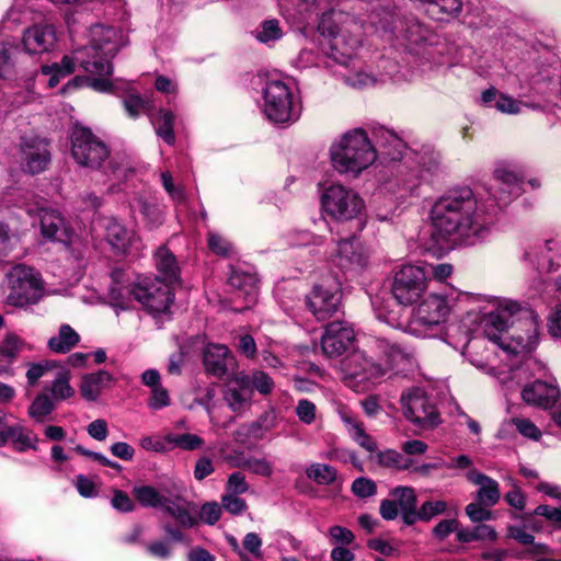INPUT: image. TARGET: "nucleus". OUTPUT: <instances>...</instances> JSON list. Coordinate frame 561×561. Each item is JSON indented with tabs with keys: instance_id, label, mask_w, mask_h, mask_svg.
<instances>
[{
	"instance_id": "f257e3e1",
	"label": "nucleus",
	"mask_w": 561,
	"mask_h": 561,
	"mask_svg": "<svg viewBox=\"0 0 561 561\" xmlns=\"http://www.w3.org/2000/svg\"><path fill=\"white\" fill-rule=\"evenodd\" d=\"M478 202L470 187L448 191L432 207L434 232L454 244H474L485 233L477 217Z\"/></svg>"
},
{
	"instance_id": "f03ea898",
	"label": "nucleus",
	"mask_w": 561,
	"mask_h": 561,
	"mask_svg": "<svg viewBox=\"0 0 561 561\" xmlns=\"http://www.w3.org/2000/svg\"><path fill=\"white\" fill-rule=\"evenodd\" d=\"M507 331L523 352H531L539 340V319L534 310L515 301L501 304L496 311L484 320V334L500 344L501 333Z\"/></svg>"
},
{
	"instance_id": "7ed1b4c3",
	"label": "nucleus",
	"mask_w": 561,
	"mask_h": 561,
	"mask_svg": "<svg viewBox=\"0 0 561 561\" xmlns=\"http://www.w3.org/2000/svg\"><path fill=\"white\" fill-rule=\"evenodd\" d=\"M334 169L339 173L357 176L377 159L367 133L357 128L346 133L330 150Z\"/></svg>"
},
{
	"instance_id": "20e7f679",
	"label": "nucleus",
	"mask_w": 561,
	"mask_h": 561,
	"mask_svg": "<svg viewBox=\"0 0 561 561\" xmlns=\"http://www.w3.org/2000/svg\"><path fill=\"white\" fill-rule=\"evenodd\" d=\"M122 277V271L112 273L114 285L111 287V296L113 299L123 302L125 299L133 297L150 313L165 312L172 305L173 294L170 285L161 282L158 277L154 282H144L128 286L119 284Z\"/></svg>"
},
{
	"instance_id": "39448f33",
	"label": "nucleus",
	"mask_w": 561,
	"mask_h": 561,
	"mask_svg": "<svg viewBox=\"0 0 561 561\" xmlns=\"http://www.w3.org/2000/svg\"><path fill=\"white\" fill-rule=\"evenodd\" d=\"M115 36L114 28L102 27L90 45L76 49V61L79 68L94 77L111 76L113 72L111 60L119 49L114 41Z\"/></svg>"
},
{
	"instance_id": "423d86ee",
	"label": "nucleus",
	"mask_w": 561,
	"mask_h": 561,
	"mask_svg": "<svg viewBox=\"0 0 561 561\" xmlns=\"http://www.w3.org/2000/svg\"><path fill=\"white\" fill-rule=\"evenodd\" d=\"M9 294L7 302L14 307H26L39 301L44 284L38 273L24 264L13 266L7 274Z\"/></svg>"
},
{
	"instance_id": "0eeeda50",
	"label": "nucleus",
	"mask_w": 561,
	"mask_h": 561,
	"mask_svg": "<svg viewBox=\"0 0 561 561\" xmlns=\"http://www.w3.org/2000/svg\"><path fill=\"white\" fill-rule=\"evenodd\" d=\"M370 21L409 43L419 44L425 39L426 31L423 25L415 18L400 16L394 7L376 5L370 13Z\"/></svg>"
},
{
	"instance_id": "6e6552de",
	"label": "nucleus",
	"mask_w": 561,
	"mask_h": 561,
	"mask_svg": "<svg viewBox=\"0 0 561 561\" xmlns=\"http://www.w3.org/2000/svg\"><path fill=\"white\" fill-rule=\"evenodd\" d=\"M71 154L79 165L99 170L110 157V150L91 129L76 127L71 135Z\"/></svg>"
},
{
	"instance_id": "1a4fd4ad",
	"label": "nucleus",
	"mask_w": 561,
	"mask_h": 561,
	"mask_svg": "<svg viewBox=\"0 0 561 561\" xmlns=\"http://www.w3.org/2000/svg\"><path fill=\"white\" fill-rule=\"evenodd\" d=\"M324 211L337 220L355 218L364 208L359 195L341 184H332L324 190L321 196Z\"/></svg>"
},
{
	"instance_id": "9d476101",
	"label": "nucleus",
	"mask_w": 561,
	"mask_h": 561,
	"mask_svg": "<svg viewBox=\"0 0 561 561\" xmlns=\"http://www.w3.org/2000/svg\"><path fill=\"white\" fill-rule=\"evenodd\" d=\"M264 113L276 124L294 122L298 113L293 106V95L288 87L278 80L270 81L264 89Z\"/></svg>"
},
{
	"instance_id": "9b49d317",
	"label": "nucleus",
	"mask_w": 561,
	"mask_h": 561,
	"mask_svg": "<svg viewBox=\"0 0 561 561\" xmlns=\"http://www.w3.org/2000/svg\"><path fill=\"white\" fill-rule=\"evenodd\" d=\"M404 416L420 428H433L439 424V414L431 399L420 388L401 396Z\"/></svg>"
},
{
	"instance_id": "f8f14e48",
	"label": "nucleus",
	"mask_w": 561,
	"mask_h": 561,
	"mask_svg": "<svg viewBox=\"0 0 561 561\" xmlns=\"http://www.w3.org/2000/svg\"><path fill=\"white\" fill-rule=\"evenodd\" d=\"M425 288L424 270L415 265H404L393 277L391 293L398 304L411 306L421 298Z\"/></svg>"
},
{
	"instance_id": "ddd939ff",
	"label": "nucleus",
	"mask_w": 561,
	"mask_h": 561,
	"mask_svg": "<svg viewBox=\"0 0 561 561\" xmlns=\"http://www.w3.org/2000/svg\"><path fill=\"white\" fill-rule=\"evenodd\" d=\"M341 366L344 379L354 386L374 383L386 373V368L362 352L348 355L342 360Z\"/></svg>"
},
{
	"instance_id": "4468645a",
	"label": "nucleus",
	"mask_w": 561,
	"mask_h": 561,
	"mask_svg": "<svg viewBox=\"0 0 561 561\" xmlns=\"http://www.w3.org/2000/svg\"><path fill=\"white\" fill-rule=\"evenodd\" d=\"M355 333L344 321H332L325 327L321 339V348L328 357H339L352 345Z\"/></svg>"
},
{
	"instance_id": "2eb2a0df",
	"label": "nucleus",
	"mask_w": 561,
	"mask_h": 561,
	"mask_svg": "<svg viewBox=\"0 0 561 561\" xmlns=\"http://www.w3.org/2000/svg\"><path fill=\"white\" fill-rule=\"evenodd\" d=\"M342 295L339 289L331 290L316 285L306 297L308 309L319 321H325L341 309Z\"/></svg>"
},
{
	"instance_id": "dca6fc26",
	"label": "nucleus",
	"mask_w": 561,
	"mask_h": 561,
	"mask_svg": "<svg viewBox=\"0 0 561 561\" xmlns=\"http://www.w3.org/2000/svg\"><path fill=\"white\" fill-rule=\"evenodd\" d=\"M23 170L34 175L46 170L50 162L47 141L39 138H25L21 145Z\"/></svg>"
},
{
	"instance_id": "f3484780",
	"label": "nucleus",
	"mask_w": 561,
	"mask_h": 561,
	"mask_svg": "<svg viewBox=\"0 0 561 561\" xmlns=\"http://www.w3.org/2000/svg\"><path fill=\"white\" fill-rule=\"evenodd\" d=\"M204 366L208 374L224 379L237 369V360L227 346L209 344L204 351Z\"/></svg>"
},
{
	"instance_id": "a211bd4d",
	"label": "nucleus",
	"mask_w": 561,
	"mask_h": 561,
	"mask_svg": "<svg viewBox=\"0 0 561 561\" xmlns=\"http://www.w3.org/2000/svg\"><path fill=\"white\" fill-rule=\"evenodd\" d=\"M449 307L444 297L439 295L427 296L419 306L414 324L433 328L446 321Z\"/></svg>"
},
{
	"instance_id": "6ab92c4d",
	"label": "nucleus",
	"mask_w": 561,
	"mask_h": 561,
	"mask_svg": "<svg viewBox=\"0 0 561 561\" xmlns=\"http://www.w3.org/2000/svg\"><path fill=\"white\" fill-rule=\"evenodd\" d=\"M56 31L50 24H35L27 27L23 34V46L28 54H44L51 50L56 44Z\"/></svg>"
},
{
	"instance_id": "aec40b11",
	"label": "nucleus",
	"mask_w": 561,
	"mask_h": 561,
	"mask_svg": "<svg viewBox=\"0 0 561 561\" xmlns=\"http://www.w3.org/2000/svg\"><path fill=\"white\" fill-rule=\"evenodd\" d=\"M368 256L362 243L354 237L341 240L337 244L335 263L342 270L351 271L363 268L367 264Z\"/></svg>"
},
{
	"instance_id": "412c9836",
	"label": "nucleus",
	"mask_w": 561,
	"mask_h": 561,
	"mask_svg": "<svg viewBox=\"0 0 561 561\" xmlns=\"http://www.w3.org/2000/svg\"><path fill=\"white\" fill-rule=\"evenodd\" d=\"M358 28H350L348 32L345 30L341 34L333 36L330 43V58L341 65L347 66L354 56L356 49L360 45L359 34H355L354 31Z\"/></svg>"
},
{
	"instance_id": "4be33fe9",
	"label": "nucleus",
	"mask_w": 561,
	"mask_h": 561,
	"mask_svg": "<svg viewBox=\"0 0 561 561\" xmlns=\"http://www.w3.org/2000/svg\"><path fill=\"white\" fill-rule=\"evenodd\" d=\"M117 379L107 370H98L81 377L79 391L81 397L90 402H95L103 390L116 385Z\"/></svg>"
},
{
	"instance_id": "5701e85b",
	"label": "nucleus",
	"mask_w": 561,
	"mask_h": 561,
	"mask_svg": "<svg viewBox=\"0 0 561 561\" xmlns=\"http://www.w3.org/2000/svg\"><path fill=\"white\" fill-rule=\"evenodd\" d=\"M559 396L560 391L557 386L541 380H536L527 385L522 392V397L526 403L543 409L552 407Z\"/></svg>"
},
{
	"instance_id": "b1692460",
	"label": "nucleus",
	"mask_w": 561,
	"mask_h": 561,
	"mask_svg": "<svg viewBox=\"0 0 561 561\" xmlns=\"http://www.w3.org/2000/svg\"><path fill=\"white\" fill-rule=\"evenodd\" d=\"M350 28H358L355 19L343 11L334 9L323 12L318 25L320 33L331 37V39H333V36L341 34L343 30L348 32Z\"/></svg>"
},
{
	"instance_id": "393cba45",
	"label": "nucleus",
	"mask_w": 561,
	"mask_h": 561,
	"mask_svg": "<svg viewBox=\"0 0 561 561\" xmlns=\"http://www.w3.org/2000/svg\"><path fill=\"white\" fill-rule=\"evenodd\" d=\"M467 478L470 482L480 486L477 491L478 502L484 506H494L500 501V486L494 479L477 470H470Z\"/></svg>"
},
{
	"instance_id": "a878e982",
	"label": "nucleus",
	"mask_w": 561,
	"mask_h": 561,
	"mask_svg": "<svg viewBox=\"0 0 561 561\" xmlns=\"http://www.w3.org/2000/svg\"><path fill=\"white\" fill-rule=\"evenodd\" d=\"M257 277L254 273L233 270L229 278V285L236 290L239 297H243L248 308L257 298Z\"/></svg>"
},
{
	"instance_id": "bb28decb",
	"label": "nucleus",
	"mask_w": 561,
	"mask_h": 561,
	"mask_svg": "<svg viewBox=\"0 0 561 561\" xmlns=\"http://www.w3.org/2000/svg\"><path fill=\"white\" fill-rule=\"evenodd\" d=\"M376 346L381 351L392 366L400 364L411 365L415 359V350L404 342H391L387 339L376 341Z\"/></svg>"
},
{
	"instance_id": "cd10ccee",
	"label": "nucleus",
	"mask_w": 561,
	"mask_h": 561,
	"mask_svg": "<svg viewBox=\"0 0 561 561\" xmlns=\"http://www.w3.org/2000/svg\"><path fill=\"white\" fill-rule=\"evenodd\" d=\"M104 238L114 251L124 253L131 243L133 233L115 219H108Z\"/></svg>"
},
{
	"instance_id": "c85d7f7f",
	"label": "nucleus",
	"mask_w": 561,
	"mask_h": 561,
	"mask_svg": "<svg viewBox=\"0 0 561 561\" xmlns=\"http://www.w3.org/2000/svg\"><path fill=\"white\" fill-rule=\"evenodd\" d=\"M65 229V220L57 211L43 210L41 213V231L44 238L61 241Z\"/></svg>"
},
{
	"instance_id": "c756f323",
	"label": "nucleus",
	"mask_w": 561,
	"mask_h": 561,
	"mask_svg": "<svg viewBox=\"0 0 561 561\" xmlns=\"http://www.w3.org/2000/svg\"><path fill=\"white\" fill-rule=\"evenodd\" d=\"M156 265L163 277L161 282L171 284L179 280L180 268L176 259L165 247L158 249L156 254Z\"/></svg>"
},
{
	"instance_id": "7c9ffc66",
	"label": "nucleus",
	"mask_w": 561,
	"mask_h": 561,
	"mask_svg": "<svg viewBox=\"0 0 561 561\" xmlns=\"http://www.w3.org/2000/svg\"><path fill=\"white\" fill-rule=\"evenodd\" d=\"M8 435L15 450L20 453L27 449L37 450L38 437L23 425L8 426Z\"/></svg>"
},
{
	"instance_id": "2f4dec72",
	"label": "nucleus",
	"mask_w": 561,
	"mask_h": 561,
	"mask_svg": "<svg viewBox=\"0 0 561 561\" xmlns=\"http://www.w3.org/2000/svg\"><path fill=\"white\" fill-rule=\"evenodd\" d=\"M79 341V334L69 324H62L58 335L49 339L48 347L55 353L65 354L70 352Z\"/></svg>"
},
{
	"instance_id": "473e14b6",
	"label": "nucleus",
	"mask_w": 561,
	"mask_h": 561,
	"mask_svg": "<svg viewBox=\"0 0 561 561\" xmlns=\"http://www.w3.org/2000/svg\"><path fill=\"white\" fill-rule=\"evenodd\" d=\"M497 538L495 529L485 524H479L472 529L462 528L457 530V539L459 542L468 543L477 540L494 541Z\"/></svg>"
},
{
	"instance_id": "72a5a7b5",
	"label": "nucleus",
	"mask_w": 561,
	"mask_h": 561,
	"mask_svg": "<svg viewBox=\"0 0 561 561\" xmlns=\"http://www.w3.org/2000/svg\"><path fill=\"white\" fill-rule=\"evenodd\" d=\"M133 494L145 507H163L165 503H169V499L151 485L134 486Z\"/></svg>"
},
{
	"instance_id": "f704fd0d",
	"label": "nucleus",
	"mask_w": 561,
	"mask_h": 561,
	"mask_svg": "<svg viewBox=\"0 0 561 561\" xmlns=\"http://www.w3.org/2000/svg\"><path fill=\"white\" fill-rule=\"evenodd\" d=\"M19 46L10 42H0V77L9 78L14 73L15 56Z\"/></svg>"
},
{
	"instance_id": "c9c22d12",
	"label": "nucleus",
	"mask_w": 561,
	"mask_h": 561,
	"mask_svg": "<svg viewBox=\"0 0 561 561\" xmlns=\"http://www.w3.org/2000/svg\"><path fill=\"white\" fill-rule=\"evenodd\" d=\"M306 476L321 485H330L337 478L334 467L325 463H312L306 469Z\"/></svg>"
},
{
	"instance_id": "e433bc0d",
	"label": "nucleus",
	"mask_w": 561,
	"mask_h": 561,
	"mask_svg": "<svg viewBox=\"0 0 561 561\" xmlns=\"http://www.w3.org/2000/svg\"><path fill=\"white\" fill-rule=\"evenodd\" d=\"M54 410V401L47 393L43 392L37 394L28 407V415L36 422L42 423Z\"/></svg>"
},
{
	"instance_id": "4c0bfd02",
	"label": "nucleus",
	"mask_w": 561,
	"mask_h": 561,
	"mask_svg": "<svg viewBox=\"0 0 561 561\" xmlns=\"http://www.w3.org/2000/svg\"><path fill=\"white\" fill-rule=\"evenodd\" d=\"M233 467L247 469L254 474H257L261 477H266V478L271 477L273 473V466L265 458H255V457L241 458L237 462L233 463Z\"/></svg>"
},
{
	"instance_id": "58836bf2",
	"label": "nucleus",
	"mask_w": 561,
	"mask_h": 561,
	"mask_svg": "<svg viewBox=\"0 0 561 561\" xmlns=\"http://www.w3.org/2000/svg\"><path fill=\"white\" fill-rule=\"evenodd\" d=\"M254 36L263 44L280 39L283 30L279 25V21L277 19L265 20L256 28Z\"/></svg>"
},
{
	"instance_id": "ea45409f",
	"label": "nucleus",
	"mask_w": 561,
	"mask_h": 561,
	"mask_svg": "<svg viewBox=\"0 0 561 561\" xmlns=\"http://www.w3.org/2000/svg\"><path fill=\"white\" fill-rule=\"evenodd\" d=\"M224 400L233 412H240L250 403L252 396L239 390L234 386L227 385L222 391Z\"/></svg>"
},
{
	"instance_id": "a19ab883",
	"label": "nucleus",
	"mask_w": 561,
	"mask_h": 561,
	"mask_svg": "<svg viewBox=\"0 0 561 561\" xmlns=\"http://www.w3.org/2000/svg\"><path fill=\"white\" fill-rule=\"evenodd\" d=\"M68 371H60L49 387V391L56 401L67 400L75 394V389L69 383Z\"/></svg>"
},
{
	"instance_id": "79ce46f5",
	"label": "nucleus",
	"mask_w": 561,
	"mask_h": 561,
	"mask_svg": "<svg viewBox=\"0 0 561 561\" xmlns=\"http://www.w3.org/2000/svg\"><path fill=\"white\" fill-rule=\"evenodd\" d=\"M376 459L382 467L397 468L401 470L409 469L412 463L411 459L403 458L401 454L392 449L377 453Z\"/></svg>"
},
{
	"instance_id": "37998d69",
	"label": "nucleus",
	"mask_w": 561,
	"mask_h": 561,
	"mask_svg": "<svg viewBox=\"0 0 561 561\" xmlns=\"http://www.w3.org/2000/svg\"><path fill=\"white\" fill-rule=\"evenodd\" d=\"M157 124V134L163 138L165 142L169 145L174 142V131H173V124H174V115L171 111H164L161 110L159 112V117L156 121Z\"/></svg>"
},
{
	"instance_id": "c03bdc74",
	"label": "nucleus",
	"mask_w": 561,
	"mask_h": 561,
	"mask_svg": "<svg viewBox=\"0 0 561 561\" xmlns=\"http://www.w3.org/2000/svg\"><path fill=\"white\" fill-rule=\"evenodd\" d=\"M169 444L183 450H195L204 445V439L196 434H169L165 436Z\"/></svg>"
},
{
	"instance_id": "a18cd8bd",
	"label": "nucleus",
	"mask_w": 561,
	"mask_h": 561,
	"mask_svg": "<svg viewBox=\"0 0 561 561\" xmlns=\"http://www.w3.org/2000/svg\"><path fill=\"white\" fill-rule=\"evenodd\" d=\"M25 347L26 343L20 336L9 333L0 345V354L12 362Z\"/></svg>"
},
{
	"instance_id": "49530a36",
	"label": "nucleus",
	"mask_w": 561,
	"mask_h": 561,
	"mask_svg": "<svg viewBox=\"0 0 561 561\" xmlns=\"http://www.w3.org/2000/svg\"><path fill=\"white\" fill-rule=\"evenodd\" d=\"M163 510L174 517L182 527L191 528L196 524V519L185 505H180L169 500V503L164 504Z\"/></svg>"
},
{
	"instance_id": "de8ad7c7",
	"label": "nucleus",
	"mask_w": 561,
	"mask_h": 561,
	"mask_svg": "<svg viewBox=\"0 0 561 561\" xmlns=\"http://www.w3.org/2000/svg\"><path fill=\"white\" fill-rule=\"evenodd\" d=\"M462 2L461 0H433L431 2V14L437 19H443L438 14L453 15L457 14L461 11Z\"/></svg>"
},
{
	"instance_id": "09e8293b",
	"label": "nucleus",
	"mask_w": 561,
	"mask_h": 561,
	"mask_svg": "<svg viewBox=\"0 0 561 561\" xmlns=\"http://www.w3.org/2000/svg\"><path fill=\"white\" fill-rule=\"evenodd\" d=\"M391 495L394 497V501L401 511L416 507L417 499L412 488L397 486L392 490Z\"/></svg>"
},
{
	"instance_id": "8fccbe9b",
	"label": "nucleus",
	"mask_w": 561,
	"mask_h": 561,
	"mask_svg": "<svg viewBox=\"0 0 561 561\" xmlns=\"http://www.w3.org/2000/svg\"><path fill=\"white\" fill-rule=\"evenodd\" d=\"M352 493L358 499H367L377 493V484L369 478H356L351 486Z\"/></svg>"
},
{
	"instance_id": "3c124183",
	"label": "nucleus",
	"mask_w": 561,
	"mask_h": 561,
	"mask_svg": "<svg viewBox=\"0 0 561 561\" xmlns=\"http://www.w3.org/2000/svg\"><path fill=\"white\" fill-rule=\"evenodd\" d=\"M77 61H76V50L73 51L72 56H65L61 59L60 64H53L50 66L45 65L42 66V73L43 75H49L51 71L60 72L61 76H69L75 71Z\"/></svg>"
},
{
	"instance_id": "603ef678",
	"label": "nucleus",
	"mask_w": 561,
	"mask_h": 561,
	"mask_svg": "<svg viewBox=\"0 0 561 561\" xmlns=\"http://www.w3.org/2000/svg\"><path fill=\"white\" fill-rule=\"evenodd\" d=\"M261 428L262 424L260 421L251 424H243L233 432V439L237 443L244 444L251 437L259 438L261 437Z\"/></svg>"
},
{
	"instance_id": "864d4df0",
	"label": "nucleus",
	"mask_w": 561,
	"mask_h": 561,
	"mask_svg": "<svg viewBox=\"0 0 561 561\" xmlns=\"http://www.w3.org/2000/svg\"><path fill=\"white\" fill-rule=\"evenodd\" d=\"M489 506H484L480 502L470 503L466 506V514L473 523H482L485 520H490L493 517V514L490 510H488Z\"/></svg>"
},
{
	"instance_id": "5fc2aeb1",
	"label": "nucleus",
	"mask_w": 561,
	"mask_h": 561,
	"mask_svg": "<svg viewBox=\"0 0 561 561\" xmlns=\"http://www.w3.org/2000/svg\"><path fill=\"white\" fill-rule=\"evenodd\" d=\"M256 389L261 394H270L274 389L272 378L262 370L253 373L252 390Z\"/></svg>"
},
{
	"instance_id": "6e6d98bb",
	"label": "nucleus",
	"mask_w": 561,
	"mask_h": 561,
	"mask_svg": "<svg viewBox=\"0 0 561 561\" xmlns=\"http://www.w3.org/2000/svg\"><path fill=\"white\" fill-rule=\"evenodd\" d=\"M221 507L222 506L216 502L205 503L199 512L201 519L208 525L216 524L221 516Z\"/></svg>"
},
{
	"instance_id": "4d7b16f0",
	"label": "nucleus",
	"mask_w": 561,
	"mask_h": 561,
	"mask_svg": "<svg viewBox=\"0 0 561 561\" xmlns=\"http://www.w3.org/2000/svg\"><path fill=\"white\" fill-rule=\"evenodd\" d=\"M353 438L354 440L367 451L374 453L377 449V445L374 439L365 432V428L360 424L353 425Z\"/></svg>"
},
{
	"instance_id": "13d9d810",
	"label": "nucleus",
	"mask_w": 561,
	"mask_h": 561,
	"mask_svg": "<svg viewBox=\"0 0 561 561\" xmlns=\"http://www.w3.org/2000/svg\"><path fill=\"white\" fill-rule=\"evenodd\" d=\"M221 506L233 515L241 514L247 510V502L236 494H227L221 499Z\"/></svg>"
},
{
	"instance_id": "bf43d9fd",
	"label": "nucleus",
	"mask_w": 561,
	"mask_h": 561,
	"mask_svg": "<svg viewBox=\"0 0 561 561\" xmlns=\"http://www.w3.org/2000/svg\"><path fill=\"white\" fill-rule=\"evenodd\" d=\"M330 539L333 543L348 546L354 541V534L342 526L335 525L329 529Z\"/></svg>"
},
{
	"instance_id": "052dcab7",
	"label": "nucleus",
	"mask_w": 561,
	"mask_h": 561,
	"mask_svg": "<svg viewBox=\"0 0 561 561\" xmlns=\"http://www.w3.org/2000/svg\"><path fill=\"white\" fill-rule=\"evenodd\" d=\"M512 423L515 425L516 430L525 437L533 439H538L540 437V431L528 419L514 417Z\"/></svg>"
},
{
	"instance_id": "680f3d73",
	"label": "nucleus",
	"mask_w": 561,
	"mask_h": 561,
	"mask_svg": "<svg viewBox=\"0 0 561 561\" xmlns=\"http://www.w3.org/2000/svg\"><path fill=\"white\" fill-rule=\"evenodd\" d=\"M447 504L444 501H426L421 506V520H430L434 516L442 514L446 511Z\"/></svg>"
},
{
	"instance_id": "e2e57ef3",
	"label": "nucleus",
	"mask_w": 561,
	"mask_h": 561,
	"mask_svg": "<svg viewBox=\"0 0 561 561\" xmlns=\"http://www.w3.org/2000/svg\"><path fill=\"white\" fill-rule=\"evenodd\" d=\"M208 245L213 252L221 256H228L231 252V243L217 233H210Z\"/></svg>"
},
{
	"instance_id": "0e129e2a",
	"label": "nucleus",
	"mask_w": 561,
	"mask_h": 561,
	"mask_svg": "<svg viewBox=\"0 0 561 561\" xmlns=\"http://www.w3.org/2000/svg\"><path fill=\"white\" fill-rule=\"evenodd\" d=\"M227 489L231 494H243L249 490V484L245 481V477L240 471L231 473L228 478Z\"/></svg>"
},
{
	"instance_id": "69168bd1",
	"label": "nucleus",
	"mask_w": 561,
	"mask_h": 561,
	"mask_svg": "<svg viewBox=\"0 0 561 561\" xmlns=\"http://www.w3.org/2000/svg\"><path fill=\"white\" fill-rule=\"evenodd\" d=\"M296 414L301 422L311 424L316 419V405L309 400H300L296 407Z\"/></svg>"
},
{
	"instance_id": "338daca9",
	"label": "nucleus",
	"mask_w": 561,
	"mask_h": 561,
	"mask_svg": "<svg viewBox=\"0 0 561 561\" xmlns=\"http://www.w3.org/2000/svg\"><path fill=\"white\" fill-rule=\"evenodd\" d=\"M149 407L153 410H159L170 404V398L167 389L162 386L152 389V396L149 400Z\"/></svg>"
},
{
	"instance_id": "774afa93",
	"label": "nucleus",
	"mask_w": 561,
	"mask_h": 561,
	"mask_svg": "<svg viewBox=\"0 0 561 561\" xmlns=\"http://www.w3.org/2000/svg\"><path fill=\"white\" fill-rule=\"evenodd\" d=\"M116 179H126L129 173L133 172L128 161L126 159L116 160L112 159L108 163V171Z\"/></svg>"
}]
</instances>
